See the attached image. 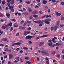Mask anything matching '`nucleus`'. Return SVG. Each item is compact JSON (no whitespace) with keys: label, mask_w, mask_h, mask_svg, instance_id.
<instances>
[{"label":"nucleus","mask_w":64,"mask_h":64,"mask_svg":"<svg viewBox=\"0 0 64 64\" xmlns=\"http://www.w3.org/2000/svg\"><path fill=\"white\" fill-rule=\"evenodd\" d=\"M41 53L43 55H46V54L47 56H49V54L48 52H44L43 50L41 51Z\"/></svg>","instance_id":"obj_1"},{"label":"nucleus","mask_w":64,"mask_h":64,"mask_svg":"<svg viewBox=\"0 0 64 64\" xmlns=\"http://www.w3.org/2000/svg\"><path fill=\"white\" fill-rule=\"evenodd\" d=\"M30 31H25L24 32V35H27V34H30Z\"/></svg>","instance_id":"obj_2"},{"label":"nucleus","mask_w":64,"mask_h":64,"mask_svg":"<svg viewBox=\"0 0 64 64\" xmlns=\"http://www.w3.org/2000/svg\"><path fill=\"white\" fill-rule=\"evenodd\" d=\"M56 14V16H60L61 15V13H60L57 12H55Z\"/></svg>","instance_id":"obj_3"},{"label":"nucleus","mask_w":64,"mask_h":64,"mask_svg":"<svg viewBox=\"0 0 64 64\" xmlns=\"http://www.w3.org/2000/svg\"><path fill=\"white\" fill-rule=\"evenodd\" d=\"M26 39H31V36H28L26 37Z\"/></svg>","instance_id":"obj_4"},{"label":"nucleus","mask_w":64,"mask_h":64,"mask_svg":"<svg viewBox=\"0 0 64 64\" xmlns=\"http://www.w3.org/2000/svg\"><path fill=\"white\" fill-rule=\"evenodd\" d=\"M9 56L10 59H11L13 57V54H9Z\"/></svg>","instance_id":"obj_5"},{"label":"nucleus","mask_w":64,"mask_h":64,"mask_svg":"<svg viewBox=\"0 0 64 64\" xmlns=\"http://www.w3.org/2000/svg\"><path fill=\"white\" fill-rule=\"evenodd\" d=\"M47 0H43L42 3L43 4H46L47 3Z\"/></svg>","instance_id":"obj_6"},{"label":"nucleus","mask_w":64,"mask_h":64,"mask_svg":"<svg viewBox=\"0 0 64 64\" xmlns=\"http://www.w3.org/2000/svg\"><path fill=\"white\" fill-rule=\"evenodd\" d=\"M6 16L7 18H10V14H6Z\"/></svg>","instance_id":"obj_7"},{"label":"nucleus","mask_w":64,"mask_h":64,"mask_svg":"<svg viewBox=\"0 0 64 64\" xmlns=\"http://www.w3.org/2000/svg\"><path fill=\"white\" fill-rule=\"evenodd\" d=\"M9 8L8 9L10 10H11V9H12L13 8V6H8Z\"/></svg>","instance_id":"obj_8"},{"label":"nucleus","mask_w":64,"mask_h":64,"mask_svg":"<svg viewBox=\"0 0 64 64\" xmlns=\"http://www.w3.org/2000/svg\"><path fill=\"white\" fill-rule=\"evenodd\" d=\"M48 20L46 19L45 20V24H49L50 23V22H49L47 21Z\"/></svg>","instance_id":"obj_9"},{"label":"nucleus","mask_w":64,"mask_h":64,"mask_svg":"<svg viewBox=\"0 0 64 64\" xmlns=\"http://www.w3.org/2000/svg\"><path fill=\"white\" fill-rule=\"evenodd\" d=\"M15 2L14 0H12L10 2L11 4H14Z\"/></svg>","instance_id":"obj_10"},{"label":"nucleus","mask_w":64,"mask_h":64,"mask_svg":"<svg viewBox=\"0 0 64 64\" xmlns=\"http://www.w3.org/2000/svg\"><path fill=\"white\" fill-rule=\"evenodd\" d=\"M58 28V26H55L54 27V30L55 31H56L57 29Z\"/></svg>","instance_id":"obj_11"},{"label":"nucleus","mask_w":64,"mask_h":64,"mask_svg":"<svg viewBox=\"0 0 64 64\" xmlns=\"http://www.w3.org/2000/svg\"><path fill=\"white\" fill-rule=\"evenodd\" d=\"M26 3H27V4H30V3H31V0H30V2H29V1H26Z\"/></svg>","instance_id":"obj_12"},{"label":"nucleus","mask_w":64,"mask_h":64,"mask_svg":"<svg viewBox=\"0 0 64 64\" xmlns=\"http://www.w3.org/2000/svg\"><path fill=\"white\" fill-rule=\"evenodd\" d=\"M26 63H28V64H32V63L31 62L28 61H26Z\"/></svg>","instance_id":"obj_13"},{"label":"nucleus","mask_w":64,"mask_h":64,"mask_svg":"<svg viewBox=\"0 0 64 64\" xmlns=\"http://www.w3.org/2000/svg\"><path fill=\"white\" fill-rule=\"evenodd\" d=\"M43 44H44V42H41L40 43V44H39V46H41V45H43Z\"/></svg>","instance_id":"obj_14"},{"label":"nucleus","mask_w":64,"mask_h":64,"mask_svg":"<svg viewBox=\"0 0 64 64\" xmlns=\"http://www.w3.org/2000/svg\"><path fill=\"white\" fill-rule=\"evenodd\" d=\"M3 40H4V41H6V42H8V40H7V39H8L7 38H3Z\"/></svg>","instance_id":"obj_15"},{"label":"nucleus","mask_w":64,"mask_h":64,"mask_svg":"<svg viewBox=\"0 0 64 64\" xmlns=\"http://www.w3.org/2000/svg\"><path fill=\"white\" fill-rule=\"evenodd\" d=\"M23 49L25 50H27L28 49V48L26 47H24L23 48Z\"/></svg>","instance_id":"obj_16"},{"label":"nucleus","mask_w":64,"mask_h":64,"mask_svg":"<svg viewBox=\"0 0 64 64\" xmlns=\"http://www.w3.org/2000/svg\"><path fill=\"white\" fill-rule=\"evenodd\" d=\"M48 45L49 46H52V42H50L48 43Z\"/></svg>","instance_id":"obj_17"},{"label":"nucleus","mask_w":64,"mask_h":64,"mask_svg":"<svg viewBox=\"0 0 64 64\" xmlns=\"http://www.w3.org/2000/svg\"><path fill=\"white\" fill-rule=\"evenodd\" d=\"M34 14H37L38 13V11L36 10H34V12H33Z\"/></svg>","instance_id":"obj_18"},{"label":"nucleus","mask_w":64,"mask_h":64,"mask_svg":"<svg viewBox=\"0 0 64 64\" xmlns=\"http://www.w3.org/2000/svg\"><path fill=\"white\" fill-rule=\"evenodd\" d=\"M15 43H16V45H21V43H20V42H17Z\"/></svg>","instance_id":"obj_19"},{"label":"nucleus","mask_w":64,"mask_h":64,"mask_svg":"<svg viewBox=\"0 0 64 64\" xmlns=\"http://www.w3.org/2000/svg\"><path fill=\"white\" fill-rule=\"evenodd\" d=\"M41 22H42V21H41V20H39V21H37V22L36 23H41Z\"/></svg>","instance_id":"obj_20"},{"label":"nucleus","mask_w":64,"mask_h":64,"mask_svg":"<svg viewBox=\"0 0 64 64\" xmlns=\"http://www.w3.org/2000/svg\"><path fill=\"white\" fill-rule=\"evenodd\" d=\"M5 4V0H3L2 2V5H4V4Z\"/></svg>","instance_id":"obj_21"},{"label":"nucleus","mask_w":64,"mask_h":64,"mask_svg":"<svg viewBox=\"0 0 64 64\" xmlns=\"http://www.w3.org/2000/svg\"><path fill=\"white\" fill-rule=\"evenodd\" d=\"M47 35H44L43 36H41V37L43 38L44 37H47Z\"/></svg>","instance_id":"obj_22"},{"label":"nucleus","mask_w":64,"mask_h":64,"mask_svg":"<svg viewBox=\"0 0 64 64\" xmlns=\"http://www.w3.org/2000/svg\"><path fill=\"white\" fill-rule=\"evenodd\" d=\"M2 29H5L6 28L5 26H2Z\"/></svg>","instance_id":"obj_23"},{"label":"nucleus","mask_w":64,"mask_h":64,"mask_svg":"<svg viewBox=\"0 0 64 64\" xmlns=\"http://www.w3.org/2000/svg\"><path fill=\"white\" fill-rule=\"evenodd\" d=\"M9 26H10V27H11L12 25V24L11 22H10L9 23Z\"/></svg>","instance_id":"obj_24"},{"label":"nucleus","mask_w":64,"mask_h":64,"mask_svg":"<svg viewBox=\"0 0 64 64\" xmlns=\"http://www.w3.org/2000/svg\"><path fill=\"white\" fill-rule=\"evenodd\" d=\"M33 16L34 18H37V17H38V16L37 15H35V14H34L33 15Z\"/></svg>","instance_id":"obj_25"},{"label":"nucleus","mask_w":64,"mask_h":64,"mask_svg":"<svg viewBox=\"0 0 64 64\" xmlns=\"http://www.w3.org/2000/svg\"><path fill=\"white\" fill-rule=\"evenodd\" d=\"M60 22L59 21H58V22H57L56 24V25H57L58 26H59V23Z\"/></svg>","instance_id":"obj_26"},{"label":"nucleus","mask_w":64,"mask_h":64,"mask_svg":"<svg viewBox=\"0 0 64 64\" xmlns=\"http://www.w3.org/2000/svg\"><path fill=\"white\" fill-rule=\"evenodd\" d=\"M28 10H29V12H32V10H31V9L30 8H28Z\"/></svg>","instance_id":"obj_27"},{"label":"nucleus","mask_w":64,"mask_h":64,"mask_svg":"<svg viewBox=\"0 0 64 64\" xmlns=\"http://www.w3.org/2000/svg\"><path fill=\"white\" fill-rule=\"evenodd\" d=\"M16 59L18 61H19V58L18 57L16 58Z\"/></svg>","instance_id":"obj_28"},{"label":"nucleus","mask_w":64,"mask_h":64,"mask_svg":"<svg viewBox=\"0 0 64 64\" xmlns=\"http://www.w3.org/2000/svg\"><path fill=\"white\" fill-rule=\"evenodd\" d=\"M24 59L26 60H28L29 59V57H28L26 56L24 58Z\"/></svg>","instance_id":"obj_29"},{"label":"nucleus","mask_w":64,"mask_h":64,"mask_svg":"<svg viewBox=\"0 0 64 64\" xmlns=\"http://www.w3.org/2000/svg\"><path fill=\"white\" fill-rule=\"evenodd\" d=\"M12 11L13 12L14 11V8H13L10 11V12H12Z\"/></svg>","instance_id":"obj_30"},{"label":"nucleus","mask_w":64,"mask_h":64,"mask_svg":"<svg viewBox=\"0 0 64 64\" xmlns=\"http://www.w3.org/2000/svg\"><path fill=\"white\" fill-rule=\"evenodd\" d=\"M54 28L53 27V26H52L51 28V31H53V29Z\"/></svg>","instance_id":"obj_31"},{"label":"nucleus","mask_w":64,"mask_h":64,"mask_svg":"<svg viewBox=\"0 0 64 64\" xmlns=\"http://www.w3.org/2000/svg\"><path fill=\"white\" fill-rule=\"evenodd\" d=\"M26 29V27L25 26L22 27V29H23L24 30H25Z\"/></svg>","instance_id":"obj_32"},{"label":"nucleus","mask_w":64,"mask_h":64,"mask_svg":"<svg viewBox=\"0 0 64 64\" xmlns=\"http://www.w3.org/2000/svg\"><path fill=\"white\" fill-rule=\"evenodd\" d=\"M56 52H52V54L53 55H54L55 54H56Z\"/></svg>","instance_id":"obj_33"},{"label":"nucleus","mask_w":64,"mask_h":64,"mask_svg":"<svg viewBox=\"0 0 64 64\" xmlns=\"http://www.w3.org/2000/svg\"><path fill=\"white\" fill-rule=\"evenodd\" d=\"M27 23H28V24H30V23H31V21H27V22H26Z\"/></svg>","instance_id":"obj_34"},{"label":"nucleus","mask_w":64,"mask_h":64,"mask_svg":"<svg viewBox=\"0 0 64 64\" xmlns=\"http://www.w3.org/2000/svg\"><path fill=\"white\" fill-rule=\"evenodd\" d=\"M19 29H20V30H22V27L20 26L19 27Z\"/></svg>","instance_id":"obj_35"},{"label":"nucleus","mask_w":64,"mask_h":64,"mask_svg":"<svg viewBox=\"0 0 64 64\" xmlns=\"http://www.w3.org/2000/svg\"><path fill=\"white\" fill-rule=\"evenodd\" d=\"M28 43L29 44H32V41H28Z\"/></svg>","instance_id":"obj_36"},{"label":"nucleus","mask_w":64,"mask_h":64,"mask_svg":"<svg viewBox=\"0 0 64 64\" xmlns=\"http://www.w3.org/2000/svg\"><path fill=\"white\" fill-rule=\"evenodd\" d=\"M9 26V24H8L7 25H6L5 26V27H6V28H8V26Z\"/></svg>","instance_id":"obj_37"},{"label":"nucleus","mask_w":64,"mask_h":64,"mask_svg":"<svg viewBox=\"0 0 64 64\" xmlns=\"http://www.w3.org/2000/svg\"><path fill=\"white\" fill-rule=\"evenodd\" d=\"M61 19L62 20H64V17L62 16L61 18Z\"/></svg>","instance_id":"obj_38"},{"label":"nucleus","mask_w":64,"mask_h":64,"mask_svg":"<svg viewBox=\"0 0 64 64\" xmlns=\"http://www.w3.org/2000/svg\"><path fill=\"white\" fill-rule=\"evenodd\" d=\"M46 63L47 64H49V60H47L46 61Z\"/></svg>","instance_id":"obj_39"},{"label":"nucleus","mask_w":64,"mask_h":64,"mask_svg":"<svg viewBox=\"0 0 64 64\" xmlns=\"http://www.w3.org/2000/svg\"><path fill=\"white\" fill-rule=\"evenodd\" d=\"M10 20H11V21H14V22H15V21H16V20L14 19H11Z\"/></svg>","instance_id":"obj_40"},{"label":"nucleus","mask_w":64,"mask_h":64,"mask_svg":"<svg viewBox=\"0 0 64 64\" xmlns=\"http://www.w3.org/2000/svg\"><path fill=\"white\" fill-rule=\"evenodd\" d=\"M52 40H48V42H49V43H50L51 42H52Z\"/></svg>","instance_id":"obj_41"},{"label":"nucleus","mask_w":64,"mask_h":64,"mask_svg":"<svg viewBox=\"0 0 64 64\" xmlns=\"http://www.w3.org/2000/svg\"><path fill=\"white\" fill-rule=\"evenodd\" d=\"M56 46V44H53V45H52L51 46H50L51 47H54V46Z\"/></svg>","instance_id":"obj_42"},{"label":"nucleus","mask_w":64,"mask_h":64,"mask_svg":"<svg viewBox=\"0 0 64 64\" xmlns=\"http://www.w3.org/2000/svg\"><path fill=\"white\" fill-rule=\"evenodd\" d=\"M61 4H62V5H64V2H61Z\"/></svg>","instance_id":"obj_43"},{"label":"nucleus","mask_w":64,"mask_h":64,"mask_svg":"<svg viewBox=\"0 0 64 64\" xmlns=\"http://www.w3.org/2000/svg\"><path fill=\"white\" fill-rule=\"evenodd\" d=\"M10 1H11V0H7V2L8 3H10Z\"/></svg>","instance_id":"obj_44"},{"label":"nucleus","mask_w":64,"mask_h":64,"mask_svg":"<svg viewBox=\"0 0 64 64\" xmlns=\"http://www.w3.org/2000/svg\"><path fill=\"white\" fill-rule=\"evenodd\" d=\"M48 13H50V8H48Z\"/></svg>","instance_id":"obj_45"},{"label":"nucleus","mask_w":64,"mask_h":64,"mask_svg":"<svg viewBox=\"0 0 64 64\" xmlns=\"http://www.w3.org/2000/svg\"><path fill=\"white\" fill-rule=\"evenodd\" d=\"M61 45H62V42H61V41H60V42L59 45L61 46Z\"/></svg>","instance_id":"obj_46"},{"label":"nucleus","mask_w":64,"mask_h":64,"mask_svg":"<svg viewBox=\"0 0 64 64\" xmlns=\"http://www.w3.org/2000/svg\"><path fill=\"white\" fill-rule=\"evenodd\" d=\"M48 21H51V19H46Z\"/></svg>","instance_id":"obj_47"},{"label":"nucleus","mask_w":64,"mask_h":64,"mask_svg":"<svg viewBox=\"0 0 64 64\" xmlns=\"http://www.w3.org/2000/svg\"><path fill=\"white\" fill-rule=\"evenodd\" d=\"M26 24H27V22H26L25 23H24L23 24V26H26Z\"/></svg>","instance_id":"obj_48"},{"label":"nucleus","mask_w":64,"mask_h":64,"mask_svg":"<svg viewBox=\"0 0 64 64\" xmlns=\"http://www.w3.org/2000/svg\"><path fill=\"white\" fill-rule=\"evenodd\" d=\"M14 26L15 27H17L18 26V24H14Z\"/></svg>","instance_id":"obj_49"},{"label":"nucleus","mask_w":64,"mask_h":64,"mask_svg":"<svg viewBox=\"0 0 64 64\" xmlns=\"http://www.w3.org/2000/svg\"><path fill=\"white\" fill-rule=\"evenodd\" d=\"M29 18L30 19H32V16H30L29 17Z\"/></svg>","instance_id":"obj_50"},{"label":"nucleus","mask_w":64,"mask_h":64,"mask_svg":"<svg viewBox=\"0 0 64 64\" xmlns=\"http://www.w3.org/2000/svg\"><path fill=\"white\" fill-rule=\"evenodd\" d=\"M52 2L53 3H55L56 1V0H52Z\"/></svg>","instance_id":"obj_51"},{"label":"nucleus","mask_w":64,"mask_h":64,"mask_svg":"<svg viewBox=\"0 0 64 64\" xmlns=\"http://www.w3.org/2000/svg\"><path fill=\"white\" fill-rule=\"evenodd\" d=\"M34 38V36H30V39H31V38Z\"/></svg>","instance_id":"obj_52"},{"label":"nucleus","mask_w":64,"mask_h":64,"mask_svg":"<svg viewBox=\"0 0 64 64\" xmlns=\"http://www.w3.org/2000/svg\"><path fill=\"white\" fill-rule=\"evenodd\" d=\"M20 61L21 62H23V61H24L23 60H22L20 59Z\"/></svg>","instance_id":"obj_53"},{"label":"nucleus","mask_w":64,"mask_h":64,"mask_svg":"<svg viewBox=\"0 0 64 64\" xmlns=\"http://www.w3.org/2000/svg\"><path fill=\"white\" fill-rule=\"evenodd\" d=\"M0 33H1V34H3V31H2L0 29Z\"/></svg>","instance_id":"obj_54"},{"label":"nucleus","mask_w":64,"mask_h":64,"mask_svg":"<svg viewBox=\"0 0 64 64\" xmlns=\"http://www.w3.org/2000/svg\"><path fill=\"white\" fill-rule=\"evenodd\" d=\"M45 17H46V15H44L42 18V19H43V18H44Z\"/></svg>","instance_id":"obj_55"},{"label":"nucleus","mask_w":64,"mask_h":64,"mask_svg":"<svg viewBox=\"0 0 64 64\" xmlns=\"http://www.w3.org/2000/svg\"><path fill=\"white\" fill-rule=\"evenodd\" d=\"M4 62H5V60H2V64H3L4 63Z\"/></svg>","instance_id":"obj_56"},{"label":"nucleus","mask_w":64,"mask_h":64,"mask_svg":"<svg viewBox=\"0 0 64 64\" xmlns=\"http://www.w3.org/2000/svg\"><path fill=\"white\" fill-rule=\"evenodd\" d=\"M31 29V28L30 27L28 29V31H29V30H30Z\"/></svg>","instance_id":"obj_57"},{"label":"nucleus","mask_w":64,"mask_h":64,"mask_svg":"<svg viewBox=\"0 0 64 64\" xmlns=\"http://www.w3.org/2000/svg\"><path fill=\"white\" fill-rule=\"evenodd\" d=\"M63 26H64V25L62 24H60V27H63Z\"/></svg>","instance_id":"obj_58"},{"label":"nucleus","mask_w":64,"mask_h":64,"mask_svg":"<svg viewBox=\"0 0 64 64\" xmlns=\"http://www.w3.org/2000/svg\"><path fill=\"white\" fill-rule=\"evenodd\" d=\"M8 64H11V62L10 61L8 62Z\"/></svg>","instance_id":"obj_59"},{"label":"nucleus","mask_w":64,"mask_h":64,"mask_svg":"<svg viewBox=\"0 0 64 64\" xmlns=\"http://www.w3.org/2000/svg\"><path fill=\"white\" fill-rule=\"evenodd\" d=\"M7 4L8 6H10V4L9 3Z\"/></svg>","instance_id":"obj_60"},{"label":"nucleus","mask_w":64,"mask_h":64,"mask_svg":"<svg viewBox=\"0 0 64 64\" xmlns=\"http://www.w3.org/2000/svg\"><path fill=\"white\" fill-rule=\"evenodd\" d=\"M39 13H40V14H42V12L41 10H40L39 12Z\"/></svg>","instance_id":"obj_61"},{"label":"nucleus","mask_w":64,"mask_h":64,"mask_svg":"<svg viewBox=\"0 0 64 64\" xmlns=\"http://www.w3.org/2000/svg\"><path fill=\"white\" fill-rule=\"evenodd\" d=\"M4 58V59H5V58H7V56H5Z\"/></svg>","instance_id":"obj_62"},{"label":"nucleus","mask_w":64,"mask_h":64,"mask_svg":"<svg viewBox=\"0 0 64 64\" xmlns=\"http://www.w3.org/2000/svg\"><path fill=\"white\" fill-rule=\"evenodd\" d=\"M45 59L46 60V61H48V60H48V58H46Z\"/></svg>","instance_id":"obj_63"},{"label":"nucleus","mask_w":64,"mask_h":64,"mask_svg":"<svg viewBox=\"0 0 64 64\" xmlns=\"http://www.w3.org/2000/svg\"><path fill=\"white\" fill-rule=\"evenodd\" d=\"M28 13L26 12L24 14L25 15H27L28 14Z\"/></svg>","instance_id":"obj_64"}]
</instances>
